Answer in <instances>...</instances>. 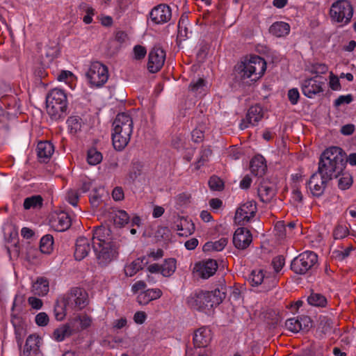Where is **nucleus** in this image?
I'll return each instance as SVG.
<instances>
[{"label": "nucleus", "instance_id": "f257e3e1", "mask_svg": "<svg viewBox=\"0 0 356 356\" xmlns=\"http://www.w3.org/2000/svg\"><path fill=\"white\" fill-rule=\"evenodd\" d=\"M344 162L339 147L332 146L323 152L318 162V171L314 173L307 183L314 197H321L327 182L338 177L344 170Z\"/></svg>", "mask_w": 356, "mask_h": 356}, {"label": "nucleus", "instance_id": "f03ea898", "mask_svg": "<svg viewBox=\"0 0 356 356\" xmlns=\"http://www.w3.org/2000/svg\"><path fill=\"white\" fill-rule=\"evenodd\" d=\"M67 96L60 88L51 90L46 96L47 112L54 120L63 119L67 115Z\"/></svg>", "mask_w": 356, "mask_h": 356}, {"label": "nucleus", "instance_id": "7ed1b4c3", "mask_svg": "<svg viewBox=\"0 0 356 356\" xmlns=\"http://www.w3.org/2000/svg\"><path fill=\"white\" fill-rule=\"evenodd\" d=\"M266 70V62L259 56H251L247 61L238 65V73L243 81L250 79L251 82L259 80Z\"/></svg>", "mask_w": 356, "mask_h": 356}, {"label": "nucleus", "instance_id": "20e7f679", "mask_svg": "<svg viewBox=\"0 0 356 356\" xmlns=\"http://www.w3.org/2000/svg\"><path fill=\"white\" fill-rule=\"evenodd\" d=\"M353 7L348 0H337L330 8V17L332 22L341 26L348 24L353 15Z\"/></svg>", "mask_w": 356, "mask_h": 356}, {"label": "nucleus", "instance_id": "39448f33", "mask_svg": "<svg viewBox=\"0 0 356 356\" xmlns=\"http://www.w3.org/2000/svg\"><path fill=\"white\" fill-rule=\"evenodd\" d=\"M86 79L91 88H101L108 79V69L106 65L99 61L90 63L86 73Z\"/></svg>", "mask_w": 356, "mask_h": 356}, {"label": "nucleus", "instance_id": "423d86ee", "mask_svg": "<svg viewBox=\"0 0 356 356\" xmlns=\"http://www.w3.org/2000/svg\"><path fill=\"white\" fill-rule=\"evenodd\" d=\"M63 302L68 308L81 310L88 305V293L82 288L73 287L64 295Z\"/></svg>", "mask_w": 356, "mask_h": 356}, {"label": "nucleus", "instance_id": "0eeeda50", "mask_svg": "<svg viewBox=\"0 0 356 356\" xmlns=\"http://www.w3.org/2000/svg\"><path fill=\"white\" fill-rule=\"evenodd\" d=\"M318 256L312 251H305L294 258L291 269L296 274L304 275L317 262Z\"/></svg>", "mask_w": 356, "mask_h": 356}, {"label": "nucleus", "instance_id": "6e6552de", "mask_svg": "<svg viewBox=\"0 0 356 356\" xmlns=\"http://www.w3.org/2000/svg\"><path fill=\"white\" fill-rule=\"evenodd\" d=\"M21 309L17 308L15 300L11 309V323L15 329V339L19 345H21L24 336L26 334V324L20 316Z\"/></svg>", "mask_w": 356, "mask_h": 356}, {"label": "nucleus", "instance_id": "1a4fd4ad", "mask_svg": "<svg viewBox=\"0 0 356 356\" xmlns=\"http://www.w3.org/2000/svg\"><path fill=\"white\" fill-rule=\"evenodd\" d=\"M325 81V80L318 79V76L305 79L301 83L302 94L308 98H314L315 95L323 92Z\"/></svg>", "mask_w": 356, "mask_h": 356}, {"label": "nucleus", "instance_id": "9d476101", "mask_svg": "<svg viewBox=\"0 0 356 356\" xmlns=\"http://www.w3.org/2000/svg\"><path fill=\"white\" fill-rule=\"evenodd\" d=\"M218 269L216 260L208 259L195 264L193 273L202 279H208L215 274Z\"/></svg>", "mask_w": 356, "mask_h": 356}, {"label": "nucleus", "instance_id": "9b49d317", "mask_svg": "<svg viewBox=\"0 0 356 356\" xmlns=\"http://www.w3.org/2000/svg\"><path fill=\"white\" fill-rule=\"evenodd\" d=\"M187 303L191 308L202 310L213 307L208 291H200L191 294L187 299Z\"/></svg>", "mask_w": 356, "mask_h": 356}, {"label": "nucleus", "instance_id": "f8f14e48", "mask_svg": "<svg viewBox=\"0 0 356 356\" xmlns=\"http://www.w3.org/2000/svg\"><path fill=\"white\" fill-rule=\"evenodd\" d=\"M165 60V52L160 47H154L149 54L147 69L151 73L159 72Z\"/></svg>", "mask_w": 356, "mask_h": 356}, {"label": "nucleus", "instance_id": "ddd939ff", "mask_svg": "<svg viewBox=\"0 0 356 356\" xmlns=\"http://www.w3.org/2000/svg\"><path fill=\"white\" fill-rule=\"evenodd\" d=\"M112 126L113 131H116L117 134L122 131L126 136L133 133V120L127 113H121L118 114Z\"/></svg>", "mask_w": 356, "mask_h": 356}, {"label": "nucleus", "instance_id": "4468645a", "mask_svg": "<svg viewBox=\"0 0 356 356\" xmlns=\"http://www.w3.org/2000/svg\"><path fill=\"white\" fill-rule=\"evenodd\" d=\"M1 104L8 108H16L19 107V99L16 92H13L11 88L6 84L0 86Z\"/></svg>", "mask_w": 356, "mask_h": 356}, {"label": "nucleus", "instance_id": "2eb2a0df", "mask_svg": "<svg viewBox=\"0 0 356 356\" xmlns=\"http://www.w3.org/2000/svg\"><path fill=\"white\" fill-rule=\"evenodd\" d=\"M97 263L100 265H107L118 254L116 246H93Z\"/></svg>", "mask_w": 356, "mask_h": 356}, {"label": "nucleus", "instance_id": "dca6fc26", "mask_svg": "<svg viewBox=\"0 0 356 356\" xmlns=\"http://www.w3.org/2000/svg\"><path fill=\"white\" fill-rule=\"evenodd\" d=\"M149 17L156 24H164L171 19L172 10L168 5L159 4L152 9Z\"/></svg>", "mask_w": 356, "mask_h": 356}, {"label": "nucleus", "instance_id": "f3484780", "mask_svg": "<svg viewBox=\"0 0 356 356\" xmlns=\"http://www.w3.org/2000/svg\"><path fill=\"white\" fill-rule=\"evenodd\" d=\"M256 212V204L252 201L247 202L236 210L235 220L239 224L244 225L254 216Z\"/></svg>", "mask_w": 356, "mask_h": 356}, {"label": "nucleus", "instance_id": "a211bd4d", "mask_svg": "<svg viewBox=\"0 0 356 356\" xmlns=\"http://www.w3.org/2000/svg\"><path fill=\"white\" fill-rule=\"evenodd\" d=\"M49 225L56 232H65L72 225L71 218L66 212L55 213L51 216Z\"/></svg>", "mask_w": 356, "mask_h": 356}, {"label": "nucleus", "instance_id": "6ab92c4d", "mask_svg": "<svg viewBox=\"0 0 356 356\" xmlns=\"http://www.w3.org/2000/svg\"><path fill=\"white\" fill-rule=\"evenodd\" d=\"M78 332H79V326L74 325V321H70L68 323L62 324L55 329L52 338L55 341L60 342Z\"/></svg>", "mask_w": 356, "mask_h": 356}, {"label": "nucleus", "instance_id": "aec40b11", "mask_svg": "<svg viewBox=\"0 0 356 356\" xmlns=\"http://www.w3.org/2000/svg\"><path fill=\"white\" fill-rule=\"evenodd\" d=\"M264 111L261 106H252L248 111L246 117L240 124L241 129H246L249 125L255 126L262 119Z\"/></svg>", "mask_w": 356, "mask_h": 356}, {"label": "nucleus", "instance_id": "412c9836", "mask_svg": "<svg viewBox=\"0 0 356 356\" xmlns=\"http://www.w3.org/2000/svg\"><path fill=\"white\" fill-rule=\"evenodd\" d=\"M312 326V321L308 316H302L300 318H291L286 321L285 327L293 333H297L300 330H307Z\"/></svg>", "mask_w": 356, "mask_h": 356}, {"label": "nucleus", "instance_id": "4be33fe9", "mask_svg": "<svg viewBox=\"0 0 356 356\" xmlns=\"http://www.w3.org/2000/svg\"><path fill=\"white\" fill-rule=\"evenodd\" d=\"M36 150L39 161L47 163L54 152V146L49 141H40L37 145Z\"/></svg>", "mask_w": 356, "mask_h": 356}, {"label": "nucleus", "instance_id": "5701e85b", "mask_svg": "<svg viewBox=\"0 0 356 356\" xmlns=\"http://www.w3.org/2000/svg\"><path fill=\"white\" fill-rule=\"evenodd\" d=\"M211 338L210 329L207 327H202L195 332L193 343L197 347H206L210 343Z\"/></svg>", "mask_w": 356, "mask_h": 356}, {"label": "nucleus", "instance_id": "b1692460", "mask_svg": "<svg viewBox=\"0 0 356 356\" xmlns=\"http://www.w3.org/2000/svg\"><path fill=\"white\" fill-rule=\"evenodd\" d=\"M111 230L103 226L96 227L93 231L92 245H111L108 241Z\"/></svg>", "mask_w": 356, "mask_h": 356}, {"label": "nucleus", "instance_id": "393cba45", "mask_svg": "<svg viewBox=\"0 0 356 356\" xmlns=\"http://www.w3.org/2000/svg\"><path fill=\"white\" fill-rule=\"evenodd\" d=\"M233 245H250L252 236L249 229L245 227H238L233 235Z\"/></svg>", "mask_w": 356, "mask_h": 356}, {"label": "nucleus", "instance_id": "a878e982", "mask_svg": "<svg viewBox=\"0 0 356 356\" xmlns=\"http://www.w3.org/2000/svg\"><path fill=\"white\" fill-rule=\"evenodd\" d=\"M250 168L254 176L262 177L267 169L265 159L261 155L254 156L250 161Z\"/></svg>", "mask_w": 356, "mask_h": 356}, {"label": "nucleus", "instance_id": "bb28decb", "mask_svg": "<svg viewBox=\"0 0 356 356\" xmlns=\"http://www.w3.org/2000/svg\"><path fill=\"white\" fill-rule=\"evenodd\" d=\"M148 264L149 261L147 257L138 258L131 264L125 266L124 273L127 276L132 277Z\"/></svg>", "mask_w": 356, "mask_h": 356}, {"label": "nucleus", "instance_id": "cd10ccee", "mask_svg": "<svg viewBox=\"0 0 356 356\" xmlns=\"http://www.w3.org/2000/svg\"><path fill=\"white\" fill-rule=\"evenodd\" d=\"M161 295L162 291L159 289H147L138 294L137 302L141 305H145L152 300L159 298Z\"/></svg>", "mask_w": 356, "mask_h": 356}, {"label": "nucleus", "instance_id": "c85d7f7f", "mask_svg": "<svg viewBox=\"0 0 356 356\" xmlns=\"http://www.w3.org/2000/svg\"><path fill=\"white\" fill-rule=\"evenodd\" d=\"M131 134L124 136V131L116 134V131L112 132V142L114 148L118 151H122L125 148L130 141Z\"/></svg>", "mask_w": 356, "mask_h": 356}, {"label": "nucleus", "instance_id": "c756f323", "mask_svg": "<svg viewBox=\"0 0 356 356\" xmlns=\"http://www.w3.org/2000/svg\"><path fill=\"white\" fill-rule=\"evenodd\" d=\"M269 32L276 37H284L290 32V26L284 22H276L269 29Z\"/></svg>", "mask_w": 356, "mask_h": 356}, {"label": "nucleus", "instance_id": "7c9ffc66", "mask_svg": "<svg viewBox=\"0 0 356 356\" xmlns=\"http://www.w3.org/2000/svg\"><path fill=\"white\" fill-rule=\"evenodd\" d=\"M49 282L44 277L38 278L32 286L33 293L39 296H45L49 292Z\"/></svg>", "mask_w": 356, "mask_h": 356}, {"label": "nucleus", "instance_id": "2f4dec72", "mask_svg": "<svg viewBox=\"0 0 356 356\" xmlns=\"http://www.w3.org/2000/svg\"><path fill=\"white\" fill-rule=\"evenodd\" d=\"M275 195V190L271 186L261 184L258 188V196L262 202H270Z\"/></svg>", "mask_w": 356, "mask_h": 356}, {"label": "nucleus", "instance_id": "473e14b6", "mask_svg": "<svg viewBox=\"0 0 356 356\" xmlns=\"http://www.w3.org/2000/svg\"><path fill=\"white\" fill-rule=\"evenodd\" d=\"M177 229L181 231L179 234L181 236H188L193 233L195 225L191 220H188L185 218H180L179 222L176 225Z\"/></svg>", "mask_w": 356, "mask_h": 356}, {"label": "nucleus", "instance_id": "72a5a7b5", "mask_svg": "<svg viewBox=\"0 0 356 356\" xmlns=\"http://www.w3.org/2000/svg\"><path fill=\"white\" fill-rule=\"evenodd\" d=\"M43 205V199L40 195H35L24 199L23 207L25 210L40 209Z\"/></svg>", "mask_w": 356, "mask_h": 356}, {"label": "nucleus", "instance_id": "f704fd0d", "mask_svg": "<svg viewBox=\"0 0 356 356\" xmlns=\"http://www.w3.org/2000/svg\"><path fill=\"white\" fill-rule=\"evenodd\" d=\"M111 216L113 219L114 224L117 227H122L129 222V216L124 210L113 211L111 213Z\"/></svg>", "mask_w": 356, "mask_h": 356}, {"label": "nucleus", "instance_id": "c9c22d12", "mask_svg": "<svg viewBox=\"0 0 356 356\" xmlns=\"http://www.w3.org/2000/svg\"><path fill=\"white\" fill-rule=\"evenodd\" d=\"M211 154L212 151L210 148L202 147L200 150L199 157L193 164L195 170H198L201 167L204 166L209 161Z\"/></svg>", "mask_w": 356, "mask_h": 356}, {"label": "nucleus", "instance_id": "e433bc0d", "mask_svg": "<svg viewBox=\"0 0 356 356\" xmlns=\"http://www.w3.org/2000/svg\"><path fill=\"white\" fill-rule=\"evenodd\" d=\"M69 132L76 134L81 131L82 127V119L78 115H72L68 118L66 122Z\"/></svg>", "mask_w": 356, "mask_h": 356}, {"label": "nucleus", "instance_id": "4c0bfd02", "mask_svg": "<svg viewBox=\"0 0 356 356\" xmlns=\"http://www.w3.org/2000/svg\"><path fill=\"white\" fill-rule=\"evenodd\" d=\"M189 88L196 96L202 97L207 90V82L204 79L200 78L195 81H192Z\"/></svg>", "mask_w": 356, "mask_h": 356}, {"label": "nucleus", "instance_id": "58836bf2", "mask_svg": "<svg viewBox=\"0 0 356 356\" xmlns=\"http://www.w3.org/2000/svg\"><path fill=\"white\" fill-rule=\"evenodd\" d=\"M266 273L261 269L253 270L250 275L249 280L252 286H258L264 285Z\"/></svg>", "mask_w": 356, "mask_h": 356}, {"label": "nucleus", "instance_id": "ea45409f", "mask_svg": "<svg viewBox=\"0 0 356 356\" xmlns=\"http://www.w3.org/2000/svg\"><path fill=\"white\" fill-rule=\"evenodd\" d=\"M143 164L140 161H133L128 174L129 181L134 182L142 173Z\"/></svg>", "mask_w": 356, "mask_h": 356}, {"label": "nucleus", "instance_id": "a19ab883", "mask_svg": "<svg viewBox=\"0 0 356 356\" xmlns=\"http://www.w3.org/2000/svg\"><path fill=\"white\" fill-rule=\"evenodd\" d=\"M176 270V260L173 258L165 259L161 265V274L165 277L170 276Z\"/></svg>", "mask_w": 356, "mask_h": 356}, {"label": "nucleus", "instance_id": "79ce46f5", "mask_svg": "<svg viewBox=\"0 0 356 356\" xmlns=\"http://www.w3.org/2000/svg\"><path fill=\"white\" fill-rule=\"evenodd\" d=\"M103 156L95 148L90 149L87 154V161L91 165H96L102 161Z\"/></svg>", "mask_w": 356, "mask_h": 356}, {"label": "nucleus", "instance_id": "37998d69", "mask_svg": "<svg viewBox=\"0 0 356 356\" xmlns=\"http://www.w3.org/2000/svg\"><path fill=\"white\" fill-rule=\"evenodd\" d=\"M208 293L213 307L220 305L226 297V293L219 289H216L212 291H208Z\"/></svg>", "mask_w": 356, "mask_h": 356}, {"label": "nucleus", "instance_id": "c03bdc74", "mask_svg": "<svg viewBox=\"0 0 356 356\" xmlns=\"http://www.w3.org/2000/svg\"><path fill=\"white\" fill-rule=\"evenodd\" d=\"M71 321H74V325H76V323L79 322L80 327H79V328L80 331L81 330H85L90 326L92 323V318L86 314L79 315L74 318L73 319H72Z\"/></svg>", "mask_w": 356, "mask_h": 356}, {"label": "nucleus", "instance_id": "a18cd8bd", "mask_svg": "<svg viewBox=\"0 0 356 356\" xmlns=\"http://www.w3.org/2000/svg\"><path fill=\"white\" fill-rule=\"evenodd\" d=\"M307 301L309 305L316 307H324L326 305V298L319 293H312L308 298Z\"/></svg>", "mask_w": 356, "mask_h": 356}, {"label": "nucleus", "instance_id": "49530a36", "mask_svg": "<svg viewBox=\"0 0 356 356\" xmlns=\"http://www.w3.org/2000/svg\"><path fill=\"white\" fill-rule=\"evenodd\" d=\"M68 307H65V304L63 302V300L61 302H57L54 306V316L57 321H62L64 319L66 316V309Z\"/></svg>", "mask_w": 356, "mask_h": 356}, {"label": "nucleus", "instance_id": "de8ad7c7", "mask_svg": "<svg viewBox=\"0 0 356 356\" xmlns=\"http://www.w3.org/2000/svg\"><path fill=\"white\" fill-rule=\"evenodd\" d=\"M209 186L212 191H221L224 188V182L220 177L213 175L209 180Z\"/></svg>", "mask_w": 356, "mask_h": 356}, {"label": "nucleus", "instance_id": "09e8293b", "mask_svg": "<svg viewBox=\"0 0 356 356\" xmlns=\"http://www.w3.org/2000/svg\"><path fill=\"white\" fill-rule=\"evenodd\" d=\"M26 258L29 261H33L40 257L39 246H25Z\"/></svg>", "mask_w": 356, "mask_h": 356}, {"label": "nucleus", "instance_id": "8fccbe9b", "mask_svg": "<svg viewBox=\"0 0 356 356\" xmlns=\"http://www.w3.org/2000/svg\"><path fill=\"white\" fill-rule=\"evenodd\" d=\"M277 279L276 277V273H266L263 288L265 290H269L271 288L275 287L277 284Z\"/></svg>", "mask_w": 356, "mask_h": 356}, {"label": "nucleus", "instance_id": "3c124183", "mask_svg": "<svg viewBox=\"0 0 356 356\" xmlns=\"http://www.w3.org/2000/svg\"><path fill=\"white\" fill-rule=\"evenodd\" d=\"M327 70L328 67L325 64L317 63L312 65L310 72L312 74H316L315 76H318V79L321 80V77L319 75L325 74ZM322 80L323 79H322Z\"/></svg>", "mask_w": 356, "mask_h": 356}, {"label": "nucleus", "instance_id": "603ef678", "mask_svg": "<svg viewBox=\"0 0 356 356\" xmlns=\"http://www.w3.org/2000/svg\"><path fill=\"white\" fill-rule=\"evenodd\" d=\"M353 184V177L350 175H343L339 179L338 186L341 190L348 189Z\"/></svg>", "mask_w": 356, "mask_h": 356}, {"label": "nucleus", "instance_id": "864d4df0", "mask_svg": "<svg viewBox=\"0 0 356 356\" xmlns=\"http://www.w3.org/2000/svg\"><path fill=\"white\" fill-rule=\"evenodd\" d=\"M90 251V246H76L74 257L76 260L81 261L84 259Z\"/></svg>", "mask_w": 356, "mask_h": 356}, {"label": "nucleus", "instance_id": "5fc2aeb1", "mask_svg": "<svg viewBox=\"0 0 356 356\" xmlns=\"http://www.w3.org/2000/svg\"><path fill=\"white\" fill-rule=\"evenodd\" d=\"M129 3L127 0H118L117 6L115 8V14L118 18L121 17V16L126 12L128 9Z\"/></svg>", "mask_w": 356, "mask_h": 356}, {"label": "nucleus", "instance_id": "6e6d98bb", "mask_svg": "<svg viewBox=\"0 0 356 356\" xmlns=\"http://www.w3.org/2000/svg\"><path fill=\"white\" fill-rule=\"evenodd\" d=\"M285 264V259L283 256L279 255L273 258L272 261V266L275 270V273H278Z\"/></svg>", "mask_w": 356, "mask_h": 356}, {"label": "nucleus", "instance_id": "4d7b16f0", "mask_svg": "<svg viewBox=\"0 0 356 356\" xmlns=\"http://www.w3.org/2000/svg\"><path fill=\"white\" fill-rule=\"evenodd\" d=\"M35 322L40 327L47 326L49 322V316L45 312H40L35 316Z\"/></svg>", "mask_w": 356, "mask_h": 356}, {"label": "nucleus", "instance_id": "13d9d810", "mask_svg": "<svg viewBox=\"0 0 356 356\" xmlns=\"http://www.w3.org/2000/svg\"><path fill=\"white\" fill-rule=\"evenodd\" d=\"M134 57L136 60H142L147 54L146 48L140 44H137L133 49Z\"/></svg>", "mask_w": 356, "mask_h": 356}, {"label": "nucleus", "instance_id": "bf43d9fd", "mask_svg": "<svg viewBox=\"0 0 356 356\" xmlns=\"http://www.w3.org/2000/svg\"><path fill=\"white\" fill-rule=\"evenodd\" d=\"M353 100V95L351 94H348L346 95H340L337 99H336L334 102V106L335 107H339L341 105L349 104Z\"/></svg>", "mask_w": 356, "mask_h": 356}, {"label": "nucleus", "instance_id": "052dcab7", "mask_svg": "<svg viewBox=\"0 0 356 356\" xmlns=\"http://www.w3.org/2000/svg\"><path fill=\"white\" fill-rule=\"evenodd\" d=\"M287 96L290 103L292 105H296L298 104L300 98V93L297 88H293L289 90Z\"/></svg>", "mask_w": 356, "mask_h": 356}, {"label": "nucleus", "instance_id": "680f3d73", "mask_svg": "<svg viewBox=\"0 0 356 356\" xmlns=\"http://www.w3.org/2000/svg\"><path fill=\"white\" fill-rule=\"evenodd\" d=\"M341 149V154L342 156L343 162H344V168H346V163H349L351 166H356V152L350 153L347 156L346 159H345L344 155L345 153L343 149L339 147Z\"/></svg>", "mask_w": 356, "mask_h": 356}, {"label": "nucleus", "instance_id": "e2e57ef3", "mask_svg": "<svg viewBox=\"0 0 356 356\" xmlns=\"http://www.w3.org/2000/svg\"><path fill=\"white\" fill-rule=\"evenodd\" d=\"M329 85L333 90H339L341 88L339 78L332 72H330Z\"/></svg>", "mask_w": 356, "mask_h": 356}, {"label": "nucleus", "instance_id": "0e129e2a", "mask_svg": "<svg viewBox=\"0 0 356 356\" xmlns=\"http://www.w3.org/2000/svg\"><path fill=\"white\" fill-rule=\"evenodd\" d=\"M348 231L346 227L338 226L335 228L333 235L335 239L343 238L348 234Z\"/></svg>", "mask_w": 356, "mask_h": 356}, {"label": "nucleus", "instance_id": "69168bd1", "mask_svg": "<svg viewBox=\"0 0 356 356\" xmlns=\"http://www.w3.org/2000/svg\"><path fill=\"white\" fill-rule=\"evenodd\" d=\"M112 197L115 201H121L124 197V191L122 187L116 186L112 191Z\"/></svg>", "mask_w": 356, "mask_h": 356}, {"label": "nucleus", "instance_id": "338daca9", "mask_svg": "<svg viewBox=\"0 0 356 356\" xmlns=\"http://www.w3.org/2000/svg\"><path fill=\"white\" fill-rule=\"evenodd\" d=\"M28 303L34 309H40L43 305L42 300L33 296L29 297L28 298Z\"/></svg>", "mask_w": 356, "mask_h": 356}, {"label": "nucleus", "instance_id": "774afa93", "mask_svg": "<svg viewBox=\"0 0 356 356\" xmlns=\"http://www.w3.org/2000/svg\"><path fill=\"white\" fill-rule=\"evenodd\" d=\"M20 246H5V250L9 254L10 259L17 258L20 253Z\"/></svg>", "mask_w": 356, "mask_h": 356}]
</instances>
